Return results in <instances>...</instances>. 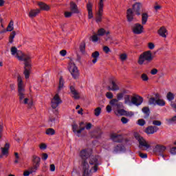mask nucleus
I'll return each mask as SVG.
<instances>
[{
  "label": "nucleus",
  "instance_id": "56",
  "mask_svg": "<svg viewBox=\"0 0 176 176\" xmlns=\"http://www.w3.org/2000/svg\"><path fill=\"white\" fill-rule=\"evenodd\" d=\"M47 157H49V155L47 153H43L41 155V159L43 160H47Z\"/></svg>",
  "mask_w": 176,
  "mask_h": 176
},
{
  "label": "nucleus",
  "instance_id": "23",
  "mask_svg": "<svg viewBox=\"0 0 176 176\" xmlns=\"http://www.w3.org/2000/svg\"><path fill=\"white\" fill-rule=\"evenodd\" d=\"M107 89L111 91H118L120 88L119 85H118V84H116V82L113 80L111 81V86H109Z\"/></svg>",
  "mask_w": 176,
  "mask_h": 176
},
{
  "label": "nucleus",
  "instance_id": "7",
  "mask_svg": "<svg viewBox=\"0 0 176 176\" xmlns=\"http://www.w3.org/2000/svg\"><path fill=\"white\" fill-rule=\"evenodd\" d=\"M98 36H104V39L106 42H112V36H111V32L106 30L104 28H100L98 30Z\"/></svg>",
  "mask_w": 176,
  "mask_h": 176
},
{
  "label": "nucleus",
  "instance_id": "2",
  "mask_svg": "<svg viewBox=\"0 0 176 176\" xmlns=\"http://www.w3.org/2000/svg\"><path fill=\"white\" fill-rule=\"evenodd\" d=\"M11 54L18 58L19 61L25 62V70L23 74L25 75V79H28V78H30V74H31V56L23 54V52L20 50H17L16 47H11Z\"/></svg>",
  "mask_w": 176,
  "mask_h": 176
},
{
  "label": "nucleus",
  "instance_id": "32",
  "mask_svg": "<svg viewBox=\"0 0 176 176\" xmlns=\"http://www.w3.org/2000/svg\"><path fill=\"white\" fill-rule=\"evenodd\" d=\"M122 151H124V146H122V145H117L115 148H114V153H118V152H122Z\"/></svg>",
  "mask_w": 176,
  "mask_h": 176
},
{
  "label": "nucleus",
  "instance_id": "36",
  "mask_svg": "<svg viewBox=\"0 0 176 176\" xmlns=\"http://www.w3.org/2000/svg\"><path fill=\"white\" fill-rule=\"evenodd\" d=\"M98 34H94L93 36H91V39L92 41V42H94V43H97V42H99L100 43V38H98Z\"/></svg>",
  "mask_w": 176,
  "mask_h": 176
},
{
  "label": "nucleus",
  "instance_id": "21",
  "mask_svg": "<svg viewBox=\"0 0 176 176\" xmlns=\"http://www.w3.org/2000/svg\"><path fill=\"white\" fill-rule=\"evenodd\" d=\"M87 10L88 12V19L90 20L94 17L93 15V5L91 3L87 4Z\"/></svg>",
  "mask_w": 176,
  "mask_h": 176
},
{
  "label": "nucleus",
  "instance_id": "5",
  "mask_svg": "<svg viewBox=\"0 0 176 176\" xmlns=\"http://www.w3.org/2000/svg\"><path fill=\"white\" fill-rule=\"evenodd\" d=\"M135 138L139 142V148L140 149H143L144 151H149V149L152 148L151 144H149V142H148V141H146L144 138L139 135H135Z\"/></svg>",
  "mask_w": 176,
  "mask_h": 176
},
{
  "label": "nucleus",
  "instance_id": "17",
  "mask_svg": "<svg viewBox=\"0 0 176 176\" xmlns=\"http://www.w3.org/2000/svg\"><path fill=\"white\" fill-rule=\"evenodd\" d=\"M141 8H142V4L141 3H135L133 6V13H135V14L140 16V14H141V12H140Z\"/></svg>",
  "mask_w": 176,
  "mask_h": 176
},
{
  "label": "nucleus",
  "instance_id": "14",
  "mask_svg": "<svg viewBox=\"0 0 176 176\" xmlns=\"http://www.w3.org/2000/svg\"><path fill=\"white\" fill-rule=\"evenodd\" d=\"M109 103L111 107H113V109H120V108H123V103L118 102L117 99H112Z\"/></svg>",
  "mask_w": 176,
  "mask_h": 176
},
{
  "label": "nucleus",
  "instance_id": "19",
  "mask_svg": "<svg viewBox=\"0 0 176 176\" xmlns=\"http://www.w3.org/2000/svg\"><path fill=\"white\" fill-rule=\"evenodd\" d=\"M157 130H159V128H157V126H150L146 128L145 133L148 135L155 134V133H157Z\"/></svg>",
  "mask_w": 176,
  "mask_h": 176
},
{
  "label": "nucleus",
  "instance_id": "62",
  "mask_svg": "<svg viewBox=\"0 0 176 176\" xmlns=\"http://www.w3.org/2000/svg\"><path fill=\"white\" fill-rule=\"evenodd\" d=\"M30 174H32L30 170H25V171L23 173V175H24V176H30Z\"/></svg>",
  "mask_w": 176,
  "mask_h": 176
},
{
  "label": "nucleus",
  "instance_id": "11",
  "mask_svg": "<svg viewBox=\"0 0 176 176\" xmlns=\"http://www.w3.org/2000/svg\"><path fill=\"white\" fill-rule=\"evenodd\" d=\"M115 113L118 116H123V115H125V116H129L130 118H131V116H134V113H133V111H124V109H116Z\"/></svg>",
  "mask_w": 176,
  "mask_h": 176
},
{
  "label": "nucleus",
  "instance_id": "47",
  "mask_svg": "<svg viewBox=\"0 0 176 176\" xmlns=\"http://www.w3.org/2000/svg\"><path fill=\"white\" fill-rule=\"evenodd\" d=\"M85 49H86V45L85 43H81L80 45V50L82 52V53H85Z\"/></svg>",
  "mask_w": 176,
  "mask_h": 176
},
{
  "label": "nucleus",
  "instance_id": "50",
  "mask_svg": "<svg viewBox=\"0 0 176 176\" xmlns=\"http://www.w3.org/2000/svg\"><path fill=\"white\" fill-rule=\"evenodd\" d=\"M103 52H104L106 54H108V53L111 52V49H109L108 46H104L103 47Z\"/></svg>",
  "mask_w": 176,
  "mask_h": 176
},
{
  "label": "nucleus",
  "instance_id": "25",
  "mask_svg": "<svg viewBox=\"0 0 176 176\" xmlns=\"http://www.w3.org/2000/svg\"><path fill=\"white\" fill-rule=\"evenodd\" d=\"M32 163H33V166H36L39 167L41 164V158L36 155H33Z\"/></svg>",
  "mask_w": 176,
  "mask_h": 176
},
{
  "label": "nucleus",
  "instance_id": "20",
  "mask_svg": "<svg viewBox=\"0 0 176 176\" xmlns=\"http://www.w3.org/2000/svg\"><path fill=\"white\" fill-rule=\"evenodd\" d=\"M9 148H10V144H9V143H6L5 147L1 148L2 155H0V157H2V156H8L9 153Z\"/></svg>",
  "mask_w": 176,
  "mask_h": 176
},
{
  "label": "nucleus",
  "instance_id": "49",
  "mask_svg": "<svg viewBox=\"0 0 176 176\" xmlns=\"http://www.w3.org/2000/svg\"><path fill=\"white\" fill-rule=\"evenodd\" d=\"M125 104H131L130 96L126 95L124 96Z\"/></svg>",
  "mask_w": 176,
  "mask_h": 176
},
{
  "label": "nucleus",
  "instance_id": "13",
  "mask_svg": "<svg viewBox=\"0 0 176 176\" xmlns=\"http://www.w3.org/2000/svg\"><path fill=\"white\" fill-rule=\"evenodd\" d=\"M70 94L74 100H79L80 98V94H79L74 85L70 86Z\"/></svg>",
  "mask_w": 176,
  "mask_h": 176
},
{
  "label": "nucleus",
  "instance_id": "63",
  "mask_svg": "<svg viewBox=\"0 0 176 176\" xmlns=\"http://www.w3.org/2000/svg\"><path fill=\"white\" fill-rule=\"evenodd\" d=\"M151 75H156V74H157V69H152L151 72Z\"/></svg>",
  "mask_w": 176,
  "mask_h": 176
},
{
  "label": "nucleus",
  "instance_id": "31",
  "mask_svg": "<svg viewBox=\"0 0 176 176\" xmlns=\"http://www.w3.org/2000/svg\"><path fill=\"white\" fill-rule=\"evenodd\" d=\"M38 6L41 10H49V9H50V7L45 3H38Z\"/></svg>",
  "mask_w": 176,
  "mask_h": 176
},
{
  "label": "nucleus",
  "instance_id": "59",
  "mask_svg": "<svg viewBox=\"0 0 176 176\" xmlns=\"http://www.w3.org/2000/svg\"><path fill=\"white\" fill-rule=\"evenodd\" d=\"M60 56H62V57H65V56L67 55V51L65 50H63L60 52Z\"/></svg>",
  "mask_w": 176,
  "mask_h": 176
},
{
  "label": "nucleus",
  "instance_id": "54",
  "mask_svg": "<svg viewBox=\"0 0 176 176\" xmlns=\"http://www.w3.org/2000/svg\"><path fill=\"white\" fill-rule=\"evenodd\" d=\"M39 148H40V149H41V151H45V149H46V148H47V146L46 145V144L43 143V144H40Z\"/></svg>",
  "mask_w": 176,
  "mask_h": 176
},
{
  "label": "nucleus",
  "instance_id": "10",
  "mask_svg": "<svg viewBox=\"0 0 176 176\" xmlns=\"http://www.w3.org/2000/svg\"><path fill=\"white\" fill-rule=\"evenodd\" d=\"M61 102H63V101H61L60 96H58V94H56L51 100V105L54 109H56Z\"/></svg>",
  "mask_w": 176,
  "mask_h": 176
},
{
  "label": "nucleus",
  "instance_id": "42",
  "mask_svg": "<svg viewBox=\"0 0 176 176\" xmlns=\"http://www.w3.org/2000/svg\"><path fill=\"white\" fill-rule=\"evenodd\" d=\"M95 116H100L101 115V107H98L94 110Z\"/></svg>",
  "mask_w": 176,
  "mask_h": 176
},
{
  "label": "nucleus",
  "instance_id": "60",
  "mask_svg": "<svg viewBox=\"0 0 176 176\" xmlns=\"http://www.w3.org/2000/svg\"><path fill=\"white\" fill-rule=\"evenodd\" d=\"M171 155H176V147H173L170 151Z\"/></svg>",
  "mask_w": 176,
  "mask_h": 176
},
{
  "label": "nucleus",
  "instance_id": "51",
  "mask_svg": "<svg viewBox=\"0 0 176 176\" xmlns=\"http://www.w3.org/2000/svg\"><path fill=\"white\" fill-rule=\"evenodd\" d=\"M138 124L139 126H145V121L144 120V119H140L138 121Z\"/></svg>",
  "mask_w": 176,
  "mask_h": 176
},
{
  "label": "nucleus",
  "instance_id": "35",
  "mask_svg": "<svg viewBox=\"0 0 176 176\" xmlns=\"http://www.w3.org/2000/svg\"><path fill=\"white\" fill-rule=\"evenodd\" d=\"M63 89H64V79H63V77H60L59 79L58 90L60 91V90H63Z\"/></svg>",
  "mask_w": 176,
  "mask_h": 176
},
{
  "label": "nucleus",
  "instance_id": "6",
  "mask_svg": "<svg viewBox=\"0 0 176 176\" xmlns=\"http://www.w3.org/2000/svg\"><path fill=\"white\" fill-rule=\"evenodd\" d=\"M104 14V0H100L98 5V10L96 14V23L102 21V15Z\"/></svg>",
  "mask_w": 176,
  "mask_h": 176
},
{
  "label": "nucleus",
  "instance_id": "55",
  "mask_svg": "<svg viewBox=\"0 0 176 176\" xmlns=\"http://www.w3.org/2000/svg\"><path fill=\"white\" fill-rule=\"evenodd\" d=\"M121 122H122V123H123V124H126L129 123V119L126 118L125 117H122L121 118Z\"/></svg>",
  "mask_w": 176,
  "mask_h": 176
},
{
  "label": "nucleus",
  "instance_id": "39",
  "mask_svg": "<svg viewBox=\"0 0 176 176\" xmlns=\"http://www.w3.org/2000/svg\"><path fill=\"white\" fill-rule=\"evenodd\" d=\"M142 112L146 115V118H148V116H149V113H151V111L148 107H144L142 109Z\"/></svg>",
  "mask_w": 176,
  "mask_h": 176
},
{
  "label": "nucleus",
  "instance_id": "9",
  "mask_svg": "<svg viewBox=\"0 0 176 176\" xmlns=\"http://www.w3.org/2000/svg\"><path fill=\"white\" fill-rule=\"evenodd\" d=\"M132 31L135 35H140L144 32V26L140 23H135L132 26Z\"/></svg>",
  "mask_w": 176,
  "mask_h": 176
},
{
  "label": "nucleus",
  "instance_id": "12",
  "mask_svg": "<svg viewBox=\"0 0 176 176\" xmlns=\"http://www.w3.org/2000/svg\"><path fill=\"white\" fill-rule=\"evenodd\" d=\"M166 149H167V148L165 146L162 144H157L153 147V152L154 153L162 155V153L166 151Z\"/></svg>",
  "mask_w": 176,
  "mask_h": 176
},
{
  "label": "nucleus",
  "instance_id": "16",
  "mask_svg": "<svg viewBox=\"0 0 176 176\" xmlns=\"http://www.w3.org/2000/svg\"><path fill=\"white\" fill-rule=\"evenodd\" d=\"M157 34L158 35H160V36H162V38H167V35H168V32L164 26H162L160 28V30H158Z\"/></svg>",
  "mask_w": 176,
  "mask_h": 176
},
{
  "label": "nucleus",
  "instance_id": "58",
  "mask_svg": "<svg viewBox=\"0 0 176 176\" xmlns=\"http://www.w3.org/2000/svg\"><path fill=\"white\" fill-rule=\"evenodd\" d=\"M72 12H65V17H71V16H72Z\"/></svg>",
  "mask_w": 176,
  "mask_h": 176
},
{
  "label": "nucleus",
  "instance_id": "41",
  "mask_svg": "<svg viewBox=\"0 0 176 176\" xmlns=\"http://www.w3.org/2000/svg\"><path fill=\"white\" fill-rule=\"evenodd\" d=\"M14 36H16V32H12L9 38V42L10 43H13V41L14 39Z\"/></svg>",
  "mask_w": 176,
  "mask_h": 176
},
{
  "label": "nucleus",
  "instance_id": "38",
  "mask_svg": "<svg viewBox=\"0 0 176 176\" xmlns=\"http://www.w3.org/2000/svg\"><path fill=\"white\" fill-rule=\"evenodd\" d=\"M156 104L159 105V107H164L166 105V101L163 99H157L156 100Z\"/></svg>",
  "mask_w": 176,
  "mask_h": 176
},
{
  "label": "nucleus",
  "instance_id": "48",
  "mask_svg": "<svg viewBox=\"0 0 176 176\" xmlns=\"http://www.w3.org/2000/svg\"><path fill=\"white\" fill-rule=\"evenodd\" d=\"M106 97L109 98V100H111L113 98V94H112V92H107L106 93Z\"/></svg>",
  "mask_w": 176,
  "mask_h": 176
},
{
  "label": "nucleus",
  "instance_id": "1",
  "mask_svg": "<svg viewBox=\"0 0 176 176\" xmlns=\"http://www.w3.org/2000/svg\"><path fill=\"white\" fill-rule=\"evenodd\" d=\"M91 148L83 149L80 152L82 159L81 168L83 171L82 176H91V173L98 171V166H101V158L98 155H91Z\"/></svg>",
  "mask_w": 176,
  "mask_h": 176
},
{
  "label": "nucleus",
  "instance_id": "24",
  "mask_svg": "<svg viewBox=\"0 0 176 176\" xmlns=\"http://www.w3.org/2000/svg\"><path fill=\"white\" fill-rule=\"evenodd\" d=\"M48 123L50 125V126H56L57 123H58V118H56L54 116H51L49 118Z\"/></svg>",
  "mask_w": 176,
  "mask_h": 176
},
{
  "label": "nucleus",
  "instance_id": "64",
  "mask_svg": "<svg viewBox=\"0 0 176 176\" xmlns=\"http://www.w3.org/2000/svg\"><path fill=\"white\" fill-rule=\"evenodd\" d=\"M170 122H172L173 123H176V116H173V117L170 119Z\"/></svg>",
  "mask_w": 176,
  "mask_h": 176
},
{
  "label": "nucleus",
  "instance_id": "33",
  "mask_svg": "<svg viewBox=\"0 0 176 176\" xmlns=\"http://www.w3.org/2000/svg\"><path fill=\"white\" fill-rule=\"evenodd\" d=\"M45 134L47 135H54L56 131L53 128H48L45 130Z\"/></svg>",
  "mask_w": 176,
  "mask_h": 176
},
{
  "label": "nucleus",
  "instance_id": "40",
  "mask_svg": "<svg viewBox=\"0 0 176 176\" xmlns=\"http://www.w3.org/2000/svg\"><path fill=\"white\" fill-rule=\"evenodd\" d=\"M120 61L124 62L125 60H127V54L126 53H122L120 54Z\"/></svg>",
  "mask_w": 176,
  "mask_h": 176
},
{
  "label": "nucleus",
  "instance_id": "22",
  "mask_svg": "<svg viewBox=\"0 0 176 176\" xmlns=\"http://www.w3.org/2000/svg\"><path fill=\"white\" fill-rule=\"evenodd\" d=\"M41 13V10L39 9H32L29 12L28 16L30 19H34V17H36Z\"/></svg>",
  "mask_w": 176,
  "mask_h": 176
},
{
  "label": "nucleus",
  "instance_id": "3",
  "mask_svg": "<svg viewBox=\"0 0 176 176\" xmlns=\"http://www.w3.org/2000/svg\"><path fill=\"white\" fill-rule=\"evenodd\" d=\"M18 83V96L19 97V102L21 104H25L31 108L34 105V102L30 100L28 98H25V89L24 88V83L23 82V78L19 76L17 77Z\"/></svg>",
  "mask_w": 176,
  "mask_h": 176
},
{
  "label": "nucleus",
  "instance_id": "15",
  "mask_svg": "<svg viewBox=\"0 0 176 176\" xmlns=\"http://www.w3.org/2000/svg\"><path fill=\"white\" fill-rule=\"evenodd\" d=\"M144 101V99L140 96H134L131 98L132 104L136 105L137 107L141 105Z\"/></svg>",
  "mask_w": 176,
  "mask_h": 176
},
{
  "label": "nucleus",
  "instance_id": "29",
  "mask_svg": "<svg viewBox=\"0 0 176 176\" xmlns=\"http://www.w3.org/2000/svg\"><path fill=\"white\" fill-rule=\"evenodd\" d=\"M122 137L120 135H118L116 133H112L110 136V138L114 142H120V138Z\"/></svg>",
  "mask_w": 176,
  "mask_h": 176
},
{
  "label": "nucleus",
  "instance_id": "34",
  "mask_svg": "<svg viewBox=\"0 0 176 176\" xmlns=\"http://www.w3.org/2000/svg\"><path fill=\"white\" fill-rule=\"evenodd\" d=\"M14 22L11 20L7 27V31H8L9 32L13 31V30H14Z\"/></svg>",
  "mask_w": 176,
  "mask_h": 176
},
{
  "label": "nucleus",
  "instance_id": "4",
  "mask_svg": "<svg viewBox=\"0 0 176 176\" xmlns=\"http://www.w3.org/2000/svg\"><path fill=\"white\" fill-rule=\"evenodd\" d=\"M153 60L152 52H151V51H146L139 56L138 63L140 65H142L144 64H148V63H151Z\"/></svg>",
  "mask_w": 176,
  "mask_h": 176
},
{
  "label": "nucleus",
  "instance_id": "27",
  "mask_svg": "<svg viewBox=\"0 0 176 176\" xmlns=\"http://www.w3.org/2000/svg\"><path fill=\"white\" fill-rule=\"evenodd\" d=\"M126 18L128 21H133V19H134V15L133 14V10H131V8L128 9L126 12Z\"/></svg>",
  "mask_w": 176,
  "mask_h": 176
},
{
  "label": "nucleus",
  "instance_id": "30",
  "mask_svg": "<svg viewBox=\"0 0 176 176\" xmlns=\"http://www.w3.org/2000/svg\"><path fill=\"white\" fill-rule=\"evenodd\" d=\"M149 16H148V14L146 13H143L142 14V25H145L146 24V21H148V18Z\"/></svg>",
  "mask_w": 176,
  "mask_h": 176
},
{
  "label": "nucleus",
  "instance_id": "28",
  "mask_svg": "<svg viewBox=\"0 0 176 176\" xmlns=\"http://www.w3.org/2000/svg\"><path fill=\"white\" fill-rule=\"evenodd\" d=\"M91 57L92 58H94L92 60L93 64H96V63L98 61V58L100 57V52H98V51H96L95 52L92 53Z\"/></svg>",
  "mask_w": 176,
  "mask_h": 176
},
{
  "label": "nucleus",
  "instance_id": "37",
  "mask_svg": "<svg viewBox=\"0 0 176 176\" xmlns=\"http://www.w3.org/2000/svg\"><path fill=\"white\" fill-rule=\"evenodd\" d=\"M166 98L168 101H173L175 98V95L171 92H168L166 95Z\"/></svg>",
  "mask_w": 176,
  "mask_h": 176
},
{
  "label": "nucleus",
  "instance_id": "52",
  "mask_svg": "<svg viewBox=\"0 0 176 176\" xmlns=\"http://www.w3.org/2000/svg\"><path fill=\"white\" fill-rule=\"evenodd\" d=\"M153 124L154 126H162V122H160V120H154L153 121Z\"/></svg>",
  "mask_w": 176,
  "mask_h": 176
},
{
  "label": "nucleus",
  "instance_id": "44",
  "mask_svg": "<svg viewBox=\"0 0 176 176\" xmlns=\"http://www.w3.org/2000/svg\"><path fill=\"white\" fill-rule=\"evenodd\" d=\"M39 166H36V165H33L32 168H30V173L32 174L33 173H36V170H38V168Z\"/></svg>",
  "mask_w": 176,
  "mask_h": 176
},
{
  "label": "nucleus",
  "instance_id": "26",
  "mask_svg": "<svg viewBox=\"0 0 176 176\" xmlns=\"http://www.w3.org/2000/svg\"><path fill=\"white\" fill-rule=\"evenodd\" d=\"M70 10L73 13L78 14L79 13V10L78 9V6H76V3L74 2L70 3Z\"/></svg>",
  "mask_w": 176,
  "mask_h": 176
},
{
  "label": "nucleus",
  "instance_id": "46",
  "mask_svg": "<svg viewBox=\"0 0 176 176\" xmlns=\"http://www.w3.org/2000/svg\"><path fill=\"white\" fill-rule=\"evenodd\" d=\"M124 96V94L119 93L117 94V100L118 101H120V100H123V97Z\"/></svg>",
  "mask_w": 176,
  "mask_h": 176
},
{
  "label": "nucleus",
  "instance_id": "8",
  "mask_svg": "<svg viewBox=\"0 0 176 176\" xmlns=\"http://www.w3.org/2000/svg\"><path fill=\"white\" fill-rule=\"evenodd\" d=\"M69 71L74 79H78L79 77V70H78V67L75 65V63L71 62L69 64Z\"/></svg>",
  "mask_w": 176,
  "mask_h": 176
},
{
  "label": "nucleus",
  "instance_id": "57",
  "mask_svg": "<svg viewBox=\"0 0 176 176\" xmlns=\"http://www.w3.org/2000/svg\"><path fill=\"white\" fill-rule=\"evenodd\" d=\"M139 156H140L142 159H146V157H148V155L146 153H140Z\"/></svg>",
  "mask_w": 176,
  "mask_h": 176
},
{
  "label": "nucleus",
  "instance_id": "45",
  "mask_svg": "<svg viewBox=\"0 0 176 176\" xmlns=\"http://www.w3.org/2000/svg\"><path fill=\"white\" fill-rule=\"evenodd\" d=\"M150 105H156V99L155 98H151L148 100Z\"/></svg>",
  "mask_w": 176,
  "mask_h": 176
},
{
  "label": "nucleus",
  "instance_id": "43",
  "mask_svg": "<svg viewBox=\"0 0 176 176\" xmlns=\"http://www.w3.org/2000/svg\"><path fill=\"white\" fill-rule=\"evenodd\" d=\"M141 79L143 80V82H148V80H149V77H148L146 74H142L141 75Z\"/></svg>",
  "mask_w": 176,
  "mask_h": 176
},
{
  "label": "nucleus",
  "instance_id": "18",
  "mask_svg": "<svg viewBox=\"0 0 176 176\" xmlns=\"http://www.w3.org/2000/svg\"><path fill=\"white\" fill-rule=\"evenodd\" d=\"M85 127H81L80 128L79 130H78V124H74L72 126L73 132L74 133L75 135H77V137H80V134L82 133L83 130H85Z\"/></svg>",
  "mask_w": 176,
  "mask_h": 176
},
{
  "label": "nucleus",
  "instance_id": "61",
  "mask_svg": "<svg viewBox=\"0 0 176 176\" xmlns=\"http://www.w3.org/2000/svg\"><path fill=\"white\" fill-rule=\"evenodd\" d=\"M154 9H155V10H156L157 12V10H160V9H162V6L160 5L156 4L154 6Z\"/></svg>",
  "mask_w": 176,
  "mask_h": 176
},
{
  "label": "nucleus",
  "instance_id": "53",
  "mask_svg": "<svg viewBox=\"0 0 176 176\" xmlns=\"http://www.w3.org/2000/svg\"><path fill=\"white\" fill-rule=\"evenodd\" d=\"M148 47L150 50H153V49H155V44L153 43H148Z\"/></svg>",
  "mask_w": 176,
  "mask_h": 176
}]
</instances>
